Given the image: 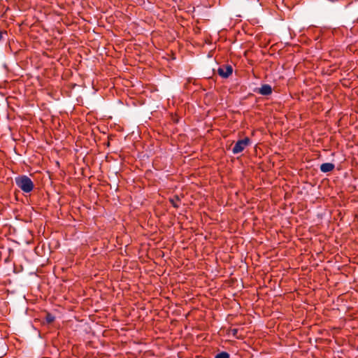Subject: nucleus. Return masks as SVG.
Instances as JSON below:
<instances>
[{"instance_id":"f257e3e1","label":"nucleus","mask_w":358,"mask_h":358,"mask_svg":"<svg viewBox=\"0 0 358 358\" xmlns=\"http://www.w3.org/2000/svg\"><path fill=\"white\" fill-rule=\"evenodd\" d=\"M15 182L17 186L25 193L31 192L34 187L31 180L25 175L16 177L15 178Z\"/></svg>"},{"instance_id":"f03ea898","label":"nucleus","mask_w":358,"mask_h":358,"mask_svg":"<svg viewBox=\"0 0 358 358\" xmlns=\"http://www.w3.org/2000/svg\"><path fill=\"white\" fill-rule=\"evenodd\" d=\"M250 143V140L249 138H245L244 139H241L238 141L232 148V152L234 154H238L241 152L246 146H248Z\"/></svg>"},{"instance_id":"7ed1b4c3","label":"nucleus","mask_w":358,"mask_h":358,"mask_svg":"<svg viewBox=\"0 0 358 358\" xmlns=\"http://www.w3.org/2000/svg\"><path fill=\"white\" fill-rule=\"evenodd\" d=\"M232 72L233 69L230 65L220 67L217 70L218 74L224 78H227L230 75L232 74Z\"/></svg>"},{"instance_id":"20e7f679","label":"nucleus","mask_w":358,"mask_h":358,"mask_svg":"<svg viewBox=\"0 0 358 358\" xmlns=\"http://www.w3.org/2000/svg\"><path fill=\"white\" fill-rule=\"evenodd\" d=\"M255 92L262 95L268 96L272 93V87L270 85L264 84L261 87L256 89Z\"/></svg>"},{"instance_id":"39448f33","label":"nucleus","mask_w":358,"mask_h":358,"mask_svg":"<svg viewBox=\"0 0 358 358\" xmlns=\"http://www.w3.org/2000/svg\"><path fill=\"white\" fill-rule=\"evenodd\" d=\"M335 166L332 163H324L320 165V171L323 173L330 172L334 170Z\"/></svg>"},{"instance_id":"423d86ee","label":"nucleus","mask_w":358,"mask_h":358,"mask_svg":"<svg viewBox=\"0 0 358 358\" xmlns=\"http://www.w3.org/2000/svg\"><path fill=\"white\" fill-rule=\"evenodd\" d=\"M55 316L50 313H47L45 315V321L47 323L50 324L55 321Z\"/></svg>"},{"instance_id":"0eeeda50","label":"nucleus","mask_w":358,"mask_h":358,"mask_svg":"<svg viewBox=\"0 0 358 358\" xmlns=\"http://www.w3.org/2000/svg\"><path fill=\"white\" fill-rule=\"evenodd\" d=\"M215 358H229V354L227 352H222L217 354L215 356Z\"/></svg>"},{"instance_id":"6e6552de","label":"nucleus","mask_w":358,"mask_h":358,"mask_svg":"<svg viewBox=\"0 0 358 358\" xmlns=\"http://www.w3.org/2000/svg\"><path fill=\"white\" fill-rule=\"evenodd\" d=\"M180 201V199L178 196H176L174 199H171V202L173 207L178 208V203Z\"/></svg>"},{"instance_id":"1a4fd4ad","label":"nucleus","mask_w":358,"mask_h":358,"mask_svg":"<svg viewBox=\"0 0 358 358\" xmlns=\"http://www.w3.org/2000/svg\"><path fill=\"white\" fill-rule=\"evenodd\" d=\"M1 38H2V33L0 32V41L1 40Z\"/></svg>"}]
</instances>
